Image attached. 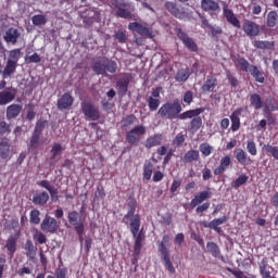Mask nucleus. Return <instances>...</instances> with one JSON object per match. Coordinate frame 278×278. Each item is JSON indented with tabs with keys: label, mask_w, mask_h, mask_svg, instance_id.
Listing matches in <instances>:
<instances>
[{
	"label": "nucleus",
	"mask_w": 278,
	"mask_h": 278,
	"mask_svg": "<svg viewBox=\"0 0 278 278\" xmlns=\"http://www.w3.org/2000/svg\"><path fill=\"white\" fill-rule=\"evenodd\" d=\"M136 210H138V201L136 198H129L128 212L124 215L123 223L130 227V233L135 240L134 255L138 257L140 256V251H142L143 247L142 242L147 240V236L144 235L143 228L140 230L142 218L140 217V214H136Z\"/></svg>",
	"instance_id": "nucleus-1"
},
{
	"label": "nucleus",
	"mask_w": 278,
	"mask_h": 278,
	"mask_svg": "<svg viewBox=\"0 0 278 278\" xmlns=\"http://www.w3.org/2000/svg\"><path fill=\"white\" fill-rule=\"evenodd\" d=\"M203 112H205L204 108L188 110L182 112L178 118L179 121L191 119L188 125V131H190V134H197V131L203 127V118H201V114H203Z\"/></svg>",
	"instance_id": "nucleus-2"
},
{
	"label": "nucleus",
	"mask_w": 278,
	"mask_h": 278,
	"mask_svg": "<svg viewBox=\"0 0 278 278\" xmlns=\"http://www.w3.org/2000/svg\"><path fill=\"white\" fill-rule=\"evenodd\" d=\"M181 110V103L179 100H175L174 102H166L162 104L157 114L161 118H165L166 121H175V118H179Z\"/></svg>",
	"instance_id": "nucleus-3"
},
{
	"label": "nucleus",
	"mask_w": 278,
	"mask_h": 278,
	"mask_svg": "<svg viewBox=\"0 0 278 278\" xmlns=\"http://www.w3.org/2000/svg\"><path fill=\"white\" fill-rule=\"evenodd\" d=\"M170 242V236L164 235L162 241L159 244V253H161L162 260L164 262V266L168 273L175 275V266H173V262L170 261V254L168 253V249L166 244Z\"/></svg>",
	"instance_id": "nucleus-4"
},
{
	"label": "nucleus",
	"mask_w": 278,
	"mask_h": 278,
	"mask_svg": "<svg viewBox=\"0 0 278 278\" xmlns=\"http://www.w3.org/2000/svg\"><path fill=\"white\" fill-rule=\"evenodd\" d=\"M129 31H134L143 38H155V33L153 28L149 26L148 23H140V22H131L128 24Z\"/></svg>",
	"instance_id": "nucleus-5"
},
{
	"label": "nucleus",
	"mask_w": 278,
	"mask_h": 278,
	"mask_svg": "<svg viewBox=\"0 0 278 278\" xmlns=\"http://www.w3.org/2000/svg\"><path fill=\"white\" fill-rule=\"evenodd\" d=\"M144 134H147V127L144 125H137L126 132V140L130 147H138Z\"/></svg>",
	"instance_id": "nucleus-6"
},
{
	"label": "nucleus",
	"mask_w": 278,
	"mask_h": 278,
	"mask_svg": "<svg viewBox=\"0 0 278 278\" xmlns=\"http://www.w3.org/2000/svg\"><path fill=\"white\" fill-rule=\"evenodd\" d=\"M67 220L72 227H74L80 244H84V231L86 226H84V222L79 220V213L77 211H73L68 213Z\"/></svg>",
	"instance_id": "nucleus-7"
},
{
	"label": "nucleus",
	"mask_w": 278,
	"mask_h": 278,
	"mask_svg": "<svg viewBox=\"0 0 278 278\" xmlns=\"http://www.w3.org/2000/svg\"><path fill=\"white\" fill-rule=\"evenodd\" d=\"M111 3L116 8V16L119 18H127L128 21H136V18H138V15H135L131 11L125 9L127 8L125 0H112Z\"/></svg>",
	"instance_id": "nucleus-8"
},
{
	"label": "nucleus",
	"mask_w": 278,
	"mask_h": 278,
	"mask_svg": "<svg viewBox=\"0 0 278 278\" xmlns=\"http://www.w3.org/2000/svg\"><path fill=\"white\" fill-rule=\"evenodd\" d=\"M80 110L86 121H99L101 118V111L92 102H81Z\"/></svg>",
	"instance_id": "nucleus-9"
},
{
	"label": "nucleus",
	"mask_w": 278,
	"mask_h": 278,
	"mask_svg": "<svg viewBox=\"0 0 278 278\" xmlns=\"http://www.w3.org/2000/svg\"><path fill=\"white\" fill-rule=\"evenodd\" d=\"M40 229L43 233H56L60 229V222L50 215H46L40 224Z\"/></svg>",
	"instance_id": "nucleus-10"
},
{
	"label": "nucleus",
	"mask_w": 278,
	"mask_h": 278,
	"mask_svg": "<svg viewBox=\"0 0 278 278\" xmlns=\"http://www.w3.org/2000/svg\"><path fill=\"white\" fill-rule=\"evenodd\" d=\"M201 10L207 12L212 18L220 14V4L215 0H201Z\"/></svg>",
	"instance_id": "nucleus-11"
},
{
	"label": "nucleus",
	"mask_w": 278,
	"mask_h": 278,
	"mask_svg": "<svg viewBox=\"0 0 278 278\" xmlns=\"http://www.w3.org/2000/svg\"><path fill=\"white\" fill-rule=\"evenodd\" d=\"M176 34L179 38V40H181L182 45L189 49V51H192L193 53H197V51H199V46L197 45V42L194 41V39L190 38V36H188L186 34V31H184V29L178 28L176 30Z\"/></svg>",
	"instance_id": "nucleus-12"
},
{
	"label": "nucleus",
	"mask_w": 278,
	"mask_h": 278,
	"mask_svg": "<svg viewBox=\"0 0 278 278\" xmlns=\"http://www.w3.org/2000/svg\"><path fill=\"white\" fill-rule=\"evenodd\" d=\"M242 30L249 38H257L260 36V24L251 21L244 20L242 25Z\"/></svg>",
	"instance_id": "nucleus-13"
},
{
	"label": "nucleus",
	"mask_w": 278,
	"mask_h": 278,
	"mask_svg": "<svg viewBox=\"0 0 278 278\" xmlns=\"http://www.w3.org/2000/svg\"><path fill=\"white\" fill-rule=\"evenodd\" d=\"M73 103H75V98H73L70 92H65L58 100L56 108L61 112H64V110H71V108H73Z\"/></svg>",
	"instance_id": "nucleus-14"
},
{
	"label": "nucleus",
	"mask_w": 278,
	"mask_h": 278,
	"mask_svg": "<svg viewBox=\"0 0 278 278\" xmlns=\"http://www.w3.org/2000/svg\"><path fill=\"white\" fill-rule=\"evenodd\" d=\"M165 10H167L172 16H175V18H179V21H184L187 16L186 11L181 10L176 2L173 1L165 2Z\"/></svg>",
	"instance_id": "nucleus-15"
},
{
	"label": "nucleus",
	"mask_w": 278,
	"mask_h": 278,
	"mask_svg": "<svg viewBox=\"0 0 278 278\" xmlns=\"http://www.w3.org/2000/svg\"><path fill=\"white\" fill-rule=\"evenodd\" d=\"M16 99V88L9 87L0 91V105H8Z\"/></svg>",
	"instance_id": "nucleus-16"
},
{
	"label": "nucleus",
	"mask_w": 278,
	"mask_h": 278,
	"mask_svg": "<svg viewBox=\"0 0 278 278\" xmlns=\"http://www.w3.org/2000/svg\"><path fill=\"white\" fill-rule=\"evenodd\" d=\"M63 151H64V148H62V143L54 142L52 144V148L50 150V162H49L50 166H55V164L60 162Z\"/></svg>",
	"instance_id": "nucleus-17"
},
{
	"label": "nucleus",
	"mask_w": 278,
	"mask_h": 278,
	"mask_svg": "<svg viewBox=\"0 0 278 278\" xmlns=\"http://www.w3.org/2000/svg\"><path fill=\"white\" fill-rule=\"evenodd\" d=\"M18 238H21V231H17L15 235H11L7 240L5 249L9 252L10 257H14V254L16 253Z\"/></svg>",
	"instance_id": "nucleus-18"
},
{
	"label": "nucleus",
	"mask_w": 278,
	"mask_h": 278,
	"mask_svg": "<svg viewBox=\"0 0 278 278\" xmlns=\"http://www.w3.org/2000/svg\"><path fill=\"white\" fill-rule=\"evenodd\" d=\"M223 12L226 21L230 25H232V27H236L237 29H240L242 27V25L240 24V20H238V17L236 16L231 9L227 8V5H224Z\"/></svg>",
	"instance_id": "nucleus-19"
},
{
	"label": "nucleus",
	"mask_w": 278,
	"mask_h": 278,
	"mask_svg": "<svg viewBox=\"0 0 278 278\" xmlns=\"http://www.w3.org/2000/svg\"><path fill=\"white\" fill-rule=\"evenodd\" d=\"M207 199H212V191H210V188L195 194L190 202V207L194 208L198 205H201L203 201H207Z\"/></svg>",
	"instance_id": "nucleus-20"
},
{
	"label": "nucleus",
	"mask_w": 278,
	"mask_h": 278,
	"mask_svg": "<svg viewBox=\"0 0 278 278\" xmlns=\"http://www.w3.org/2000/svg\"><path fill=\"white\" fill-rule=\"evenodd\" d=\"M3 38L7 45H16V42H18V39L21 38V33L18 31V29L11 27L5 31Z\"/></svg>",
	"instance_id": "nucleus-21"
},
{
	"label": "nucleus",
	"mask_w": 278,
	"mask_h": 278,
	"mask_svg": "<svg viewBox=\"0 0 278 278\" xmlns=\"http://www.w3.org/2000/svg\"><path fill=\"white\" fill-rule=\"evenodd\" d=\"M235 157L237 162L241 164V166H249L253 162L251 157H249V154H247V152L242 148H239L235 151Z\"/></svg>",
	"instance_id": "nucleus-22"
},
{
	"label": "nucleus",
	"mask_w": 278,
	"mask_h": 278,
	"mask_svg": "<svg viewBox=\"0 0 278 278\" xmlns=\"http://www.w3.org/2000/svg\"><path fill=\"white\" fill-rule=\"evenodd\" d=\"M21 112H23L22 104H10L7 108V119L12 121L14 118H17V116L21 115Z\"/></svg>",
	"instance_id": "nucleus-23"
},
{
	"label": "nucleus",
	"mask_w": 278,
	"mask_h": 278,
	"mask_svg": "<svg viewBox=\"0 0 278 278\" xmlns=\"http://www.w3.org/2000/svg\"><path fill=\"white\" fill-rule=\"evenodd\" d=\"M231 166V156L225 155L219 161V166L214 169V175H223Z\"/></svg>",
	"instance_id": "nucleus-24"
},
{
	"label": "nucleus",
	"mask_w": 278,
	"mask_h": 278,
	"mask_svg": "<svg viewBox=\"0 0 278 278\" xmlns=\"http://www.w3.org/2000/svg\"><path fill=\"white\" fill-rule=\"evenodd\" d=\"M163 140L164 136L162 134H154L146 140L144 147L146 149H153V147H160Z\"/></svg>",
	"instance_id": "nucleus-25"
},
{
	"label": "nucleus",
	"mask_w": 278,
	"mask_h": 278,
	"mask_svg": "<svg viewBox=\"0 0 278 278\" xmlns=\"http://www.w3.org/2000/svg\"><path fill=\"white\" fill-rule=\"evenodd\" d=\"M236 68L242 73H249L251 66H253L244 56H239L233 60Z\"/></svg>",
	"instance_id": "nucleus-26"
},
{
	"label": "nucleus",
	"mask_w": 278,
	"mask_h": 278,
	"mask_svg": "<svg viewBox=\"0 0 278 278\" xmlns=\"http://www.w3.org/2000/svg\"><path fill=\"white\" fill-rule=\"evenodd\" d=\"M216 86H218V79L214 76H207L202 85V92H214Z\"/></svg>",
	"instance_id": "nucleus-27"
},
{
	"label": "nucleus",
	"mask_w": 278,
	"mask_h": 278,
	"mask_svg": "<svg viewBox=\"0 0 278 278\" xmlns=\"http://www.w3.org/2000/svg\"><path fill=\"white\" fill-rule=\"evenodd\" d=\"M18 67V64L13 61H7V64L4 66V70L2 71V77L3 79H8L9 77H12L16 73V68Z\"/></svg>",
	"instance_id": "nucleus-28"
},
{
	"label": "nucleus",
	"mask_w": 278,
	"mask_h": 278,
	"mask_svg": "<svg viewBox=\"0 0 278 278\" xmlns=\"http://www.w3.org/2000/svg\"><path fill=\"white\" fill-rule=\"evenodd\" d=\"M201 154H199V150H189L182 157L184 164H192V162H199Z\"/></svg>",
	"instance_id": "nucleus-29"
},
{
	"label": "nucleus",
	"mask_w": 278,
	"mask_h": 278,
	"mask_svg": "<svg viewBox=\"0 0 278 278\" xmlns=\"http://www.w3.org/2000/svg\"><path fill=\"white\" fill-rule=\"evenodd\" d=\"M248 73H250V75L255 79V81H257V84H264V81H266L264 72H262L257 65H251V68Z\"/></svg>",
	"instance_id": "nucleus-30"
},
{
	"label": "nucleus",
	"mask_w": 278,
	"mask_h": 278,
	"mask_svg": "<svg viewBox=\"0 0 278 278\" xmlns=\"http://www.w3.org/2000/svg\"><path fill=\"white\" fill-rule=\"evenodd\" d=\"M34 205H47L49 203V193L47 191H42L33 197Z\"/></svg>",
	"instance_id": "nucleus-31"
},
{
	"label": "nucleus",
	"mask_w": 278,
	"mask_h": 278,
	"mask_svg": "<svg viewBox=\"0 0 278 278\" xmlns=\"http://www.w3.org/2000/svg\"><path fill=\"white\" fill-rule=\"evenodd\" d=\"M10 140L4 139L0 141V157L1 160H8L10 157V149H11Z\"/></svg>",
	"instance_id": "nucleus-32"
},
{
	"label": "nucleus",
	"mask_w": 278,
	"mask_h": 278,
	"mask_svg": "<svg viewBox=\"0 0 278 278\" xmlns=\"http://www.w3.org/2000/svg\"><path fill=\"white\" fill-rule=\"evenodd\" d=\"M250 103L254 110H262V108H264V100H262L260 93L250 94Z\"/></svg>",
	"instance_id": "nucleus-33"
},
{
	"label": "nucleus",
	"mask_w": 278,
	"mask_h": 278,
	"mask_svg": "<svg viewBox=\"0 0 278 278\" xmlns=\"http://www.w3.org/2000/svg\"><path fill=\"white\" fill-rule=\"evenodd\" d=\"M105 62L106 59L103 58L102 60L96 61L92 64V71L93 73H96V75H105Z\"/></svg>",
	"instance_id": "nucleus-34"
},
{
	"label": "nucleus",
	"mask_w": 278,
	"mask_h": 278,
	"mask_svg": "<svg viewBox=\"0 0 278 278\" xmlns=\"http://www.w3.org/2000/svg\"><path fill=\"white\" fill-rule=\"evenodd\" d=\"M175 79L179 84H184L188 81V79H190V70L188 68L178 70V72L175 75Z\"/></svg>",
	"instance_id": "nucleus-35"
},
{
	"label": "nucleus",
	"mask_w": 278,
	"mask_h": 278,
	"mask_svg": "<svg viewBox=\"0 0 278 278\" xmlns=\"http://www.w3.org/2000/svg\"><path fill=\"white\" fill-rule=\"evenodd\" d=\"M116 88L122 94H127V90H129V77H124L117 80Z\"/></svg>",
	"instance_id": "nucleus-36"
},
{
	"label": "nucleus",
	"mask_w": 278,
	"mask_h": 278,
	"mask_svg": "<svg viewBox=\"0 0 278 278\" xmlns=\"http://www.w3.org/2000/svg\"><path fill=\"white\" fill-rule=\"evenodd\" d=\"M277 23H278L277 11H269L266 16V25L273 29V27H277Z\"/></svg>",
	"instance_id": "nucleus-37"
},
{
	"label": "nucleus",
	"mask_w": 278,
	"mask_h": 278,
	"mask_svg": "<svg viewBox=\"0 0 278 278\" xmlns=\"http://www.w3.org/2000/svg\"><path fill=\"white\" fill-rule=\"evenodd\" d=\"M262 151L264 153H267V155H271L274 160H278V146H270L268 143H264L262 147Z\"/></svg>",
	"instance_id": "nucleus-38"
},
{
	"label": "nucleus",
	"mask_w": 278,
	"mask_h": 278,
	"mask_svg": "<svg viewBox=\"0 0 278 278\" xmlns=\"http://www.w3.org/2000/svg\"><path fill=\"white\" fill-rule=\"evenodd\" d=\"M25 251H26L27 257H29L30 260L36 258L37 248L34 245V242H31V240H29V239L25 243Z\"/></svg>",
	"instance_id": "nucleus-39"
},
{
	"label": "nucleus",
	"mask_w": 278,
	"mask_h": 278,
	"mask_svg": "<svg viewBox=\"0 0 278 278\" xmlns=\"http://www.w3.org/2000/svg\"><path fill=\"white\" fill-rule=\"evenodd\" d=\"M36 119V104L34 103H28L26 105V117L25 121H28L31 123V121Z\"/></svg>",
	"instance_id": "nucleus-40"
},
{
	"label": "nucleus",
	"mask_w": 278,
	"mask_h": 278,
	"mask_svg": "<svg viewBox=\"0 0 278 278\" xmlns=\"http://www.w3.org/2000/svg\"><path fill=\"white\" fill-rule=\"evenodd\" d=\"M253 47H255V49H262V50H270L275 47V41H262V40H255L253 42Z\"/></svg>",
	"instance_id": "nucleus-41"
},
{
	"label": "nucleus",
	"mask_w": 278,
	"mask_h": 278,
	"mask_svg": "<svg viewBox=\"0 0 278 278\" xmlns=\"http://www.w3.org/2000/svg\"><path fill=\"white\" fill-rule=\"evenodd\" d=\"M153 175V163L151 161H146L143 164V179L149 181Z\"/></svg>",
	"instance_id": "nucleus-42"
},
{
	"label": "nucleus",
	"mask_w": 278,
	"mask_h": 278,
	"mask_svg": "<svg viewBox=\"0 0 278 278\" xmlns=\"http://www.w3.org/2000/svg\"><path fill=\"white\" fill-rule=\"evenodd\" d=\"M227 216H222L219 218H215L213 220H211V225H213V229L214 231H216L217 233H220L222 229H220V225H225V223H227Z\"/></svg>",
	"instance_id": "nucleus-43"
},
{
	"label": "nucleus",
	"mask_w": 278,
	"mask_h": 278,
	"mask_svg": "<svg viewBox=\"0 0 278 278\" xmlns=\"http://www.w3.org/2000/svg\"><path fill=\"white\" fill-rule=\"evenodd\" d=\"M48 18L47 15L37 14L31 17V23L35 27H40L42 25H47Z\"/></svg>",
	"instance_id": "nucleus-44"
},
{
	"label": "nucleus",
	"mask_w": 278,
	"mask_h": 278,
	"mask_svg": "<svg viewBox=\"0 0 278 278\" xmlns=\"http://www.w3.org/2000/svg\"><path fill=\"white\" fill-rule=\"evenodd\" d=\"M147 103L150 112H157V110L160 109L161 102H160V99L157 98L149 97L147 99Z\"/></svg>",
	"instance_id": "nucleus-45"
},
{
	"label": "nucleus",
	"mask_w": 278,
	"mask_h": 278,
	"mask_svg": "<svg viewBox=\"0 0 278 278\" xmlns=\"http://www.w3.org/2000/svg\"><path fill=\"white\" fill-rule=\"evenodd\" d=\"M200 153H202V155L204 157H210V155H212V153H214V147H212L207 142L201 143L200 144Z\"/></svg>",
	"instance_id": "nucleus-46"
},
{
	"label": "nucleus",
	"mask_w": 278,
	"mask_h": 278,
	"mask_svg": "<svg viewBox=\"0 0 278 278\" xmlns=\"http://www.w3.org/2000/svg\"><path fill=\"white\" fill-rule=\"evenodd\" d=\"M206 249L213 255V257H219L220 255V248L215 242H207Z\"/></svg>",
	"instance_id": "nucleus-47"
},
{
	"label": "nucleus",
	"mask_w": 278,
	"mask_h": 278,
	"mask_svg": "<svg viewBox=\"0 0 278 278\" xmlns=\"http://www.w3.org/2000/svg\"><path fill=\"white\" fill-rule=\"evenodd\" d=\"M40 136L36 132L31 134L28 144L29 149L37 150L40 147Z\"/></svg>",
	"instance_id": "nucleus-48"
},
{
	"label": "nucleus",
	"mask_w": 278,
	"mask_h": 278,
	"mask_svg": "<svg viewBox=\"0 0 278 278\" xmlns=\"http://www.w3.org/2000/svg\"><path fill=\"white\" fill-rule=\"evenodd\" d=\"M29 223L30 225H40V212L38 208H34L29 214Z\"/></svg>",
	"instance_id": "nucleus-49"
},
{
	"label": "nucleus",
	"mask_w": 278,
	"mask_h": 278,
	"mask_svg": "<svg viewBox=\"0 0 278 278\" xmlns=\"http://www.w3.org/2000/svg\"><path fill=\"white\" fill-rule=\"evenodd\" d=\"M249 181V176L247 175H240L235 181H232L231 186L235 188V190H238V188H241V186H244Z\"/></svg>",
	"instance_id": "nucleus-50"
},
{
	"label": "nucleus",
	"mask_w": 278,
	"mask_h": 278,
	"mask_svg": "<svg viewBox=\"0 0 278 278\" xmlns=\"http://www.w3.org/2000/svg\"><path fill=\"white\" fill-rule=\"evenodd\" d=\"M21 60V49L16 48L9 52V59L8 61L14 62L15 64H18V61Z\"/></svg>",
	"instance_id": "nucleus-51"
},
{
	"label": "nucleus",
	"mask_w": 278,
	"mask_h": 278,
	"mask_svg": "<svg viewBox=\"0 0 278 278\" xmlns=\"http://www.w3.org/2000/svg\"><path fill=\"white\" fill-rule=\"evenodd\" d=\"M118 68V65L116 64V61H110L106 59L105 61V73H116Z\"/></svg>",
	"instance_id": "nucleus-52"
},
{
	"label": "nucleus",
	"mask_w": 278,
	"mask_h": 278,
	"mask_svg": "<svg viewBox=\"0 0 278 278\" xmlns=\"http://www.w3.org/2000/svg\"><path fill=\"white\" fill-rule=\"evenodd\" d=\"M33 238L37 244H47V235L41 231H37L33 235Z\"/></svg>",
	"instance_id": "nucleus-53"
},
{
	"label": "nucleus",
	"mask_w": 278,
	"mask_h": 278,
	"mask_svg": "<svg viewBox=\"0 0 278 278\" xmlns=\"http://www.w3.org/2000/svg\"><path fill=\"white\" fill-rule=\"evenodd\" d=\"M45 127H47V121H39L35 125V129L33 134H37L39 136H42V131H45Z\"/></svg>",
	"instance_id": "nucleus-54"
},
{
	"label": "nucleus",
	"mask_w": 278,
	"mask_h": 278,
	"mask_svg": "<svg viewBox=\"0 0 278 278\" xmlns=\"http://www.w3.org/2000/svg\"><path fill=\"white\" fill-rule=\"evenodd\" d=\"M173 144L174 147H184V142H186V136L182 134H178L174 139H173Z\"/></svg>",
	"instance_id": "nucleus-55"
},
{
	"label": "nucleus",
	"mask_w": 278,
	"mask_h": 278,
	"mask_svg": "<svg viewBox=\"0 0 278 278\" xmlns=\"http://www.w3.org/2000/svg\"><path fill=\"white\" fill-rule=\"evenodd\" d=\"M247 151L250 153V155H257V146L255 144V141L249 140L247 143Z\"/></svg>",
	"instance_id": "nucleus-56"
},
{
	"label": "nucleus",
	"mask_w": 278,
	"mask_h": 278,
	"mask_svg": "<svg viewBox=\"0 0 278 278\" xmlns=\"http://www.w3.org/2000/svg\"><path fill=\"white\" fill-rule=\"evenodd\" d=\"M115 38L117 39V42L121 45H125L127 42V31L125 30H118L115 33Z\"/></svg>",
	"instance_id": "nucleus-57"
},
{
	"label": "nucleus",
	"mask_w": 278,
	"mask_h": 278,
	"mask_svg": "<svg viewBox=\"0 0 278 278\" xmlns=\"http://www.w3.org/2000/svg\"><path fill=\"white\" fill-rule=\"evenodd\" d=\"M27 64H39V62H42V59L40 58V54L34 53L33 55L26 58Z\"/></svg>",
	"instance_id": "nucleus-58"
},
{
	"label": "nucleus",
	"mask_w": 278,
	"mask_h": 278,
	"mask_svg": "<svg viewBox=\"0 0 278 278\" xmlns=\"http://www.w3.org/2000/svg\"><path fill=\"white\" fill-rule=\"evenodd\" d=\"M184 103H186L187 105H190V103H192V101H194V93L191 90H188L182 98Z\"/></svg>",
	"instance_id": "nucleus-59"
},
{
	"label": "nucleus",
	"mask_w": 278,
	"mask_h": 278,
	"mask_svg": "<svg viewBox=\"0 0 278 278\" xmlns=\"http://www.w3.org/2000/svg\"><path fill=\"white\" fill-rule=\"evenodd\" d=\"M18 277H25V275H31V268L23 265L20 269L16 270Z\"/></svg>",
	"instance_id": "nucleus-60"
},
{
	"label": "nucleus",
	"mask_w": 278,
	"mask_h": 278,
	"mask_svg": "<svg viewBox=\"0 0 278 278\" xmlns=\"http://www.w3.org/2000/svg\"><path fill=\"white\" fill-rule=\"evenodd\" d=\"M10 131H12V129H10V125L8 124V122H0V135L3 136L5 134H10Z\"/></svg>",
	"instance_id": "nucleus-61"
},
{
	"label": "nucleus",
	"mask_w": 278,
	"mask_h": 278,
	"mask_svg": "<svg viewBox=\"0 0 278 278\" xmlns=\"http://www.w3.org/2000/svg\"><path fill=\"white\" fill-rule=\"evenodd\" d=\"M231 121V131H238L240 129V117H232L230 115Z\"/></svg>",
	"instance_id": "nucleus-62"
},
{
	"label": "nucleus",
	"mask_w": 278,
	"mask_h": 278,
	"mask_svg": "<svg viewBox=\"0 0 278 278\" xmlns=\"http://www.w3.org/2000/svg\"><path fill=\"white\" fill-rule=\"evenodd\" d=\"M67 275H68V270L65 267H59L55 269L54 278H66Z\"/></svg>",
	"instance_id": "nucleus-63"
},
{
	"label": "nucleus",
	"mask_w": 278,
	"mask_h": 278,
	"mask_svg": "<svg viewBox=\"0 0 278 278\" xmlns=\"http://www.w3.org/2000/svg\"><path fill=\"white\" fill-rule=\"evenodd\" d=\"M260 273L262 278H273V276H270V271L266 269V265L260 267Z\"/></svg>",
	"instance_id": "nucleus-64"
}]
</instances>
